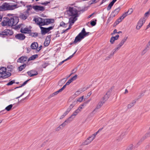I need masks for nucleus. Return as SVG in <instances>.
Listing matches in <instances>:
<instances>
[{
    "label": "nucleus",
    "instance_id": "f257e3e1",
    "mask_svg": "<svg viewBox=\"0 0 150 150\" xmlns=\"http://www.w3.org/2000/svg\"><path fill=\"white\" fill-rule=\"evenodd\" d=\"M19 19L17 17L14 16L10 18L8 17H4L1 24L3 26H12L16 25Z\"/></svg>",
    "mask_w": 150,
    "mask_h": 150
},
{
    "label": "nucleus",
    "instance_id": "f03ea898",
    "mask_svg": "<svg viewBox=\"0 0 150 150\" xmlns=\"http://www.w3.org/2000/svg\"><path fill=\"white\" fill-rule=\"evenodd\" d=\"M35 23L40 27L45 25H47L54 22V20L52 19H43L40 17L35 18L33 20Z\"/></svg>",
    "mask_w": 150,
    "mask_h": 150
},
{
    "label": "nucleus",
    "instance_id": "7ed1b4c3",
    "mask_svg": "<svg viewBox=\"0 0 150 150\" xmlns=\"http://www.w3.org/2000/svg\"><path fill=\"white\" fill-rule=\"evenodd\" d=\"M18 7L16 4L10 3H4L0 6V10L3 11L6 10H13Z\"/></svg>",
    "mask_w": 150,
    "mask_h": 150
},
{
    "label": "nucleus",
    "instance_id": "20e7f679",
    "mask_svg": "<svg viewBox=\"0 0 150 150\" xmlns=\"http://www.w3.org/2000/svg\"><path fill=\"white\" fill-rule=\"evenodd\" d=\"M89 32H86L85 29L83 28L81 32L75 38L73 43H76L80 42L85 37L89 35Z\"/></svg>",
    "mask_w": 150,
    "mask_h": 150
},
{
    "label": "nucleus",
    "instance_id": "39448f33",
    "mask_svg": "<svg viewBox=\"0 0 150 150\" xmlns=\"http://www.w3.org/2000/svg\"><path fill=\"white\" fill-rule=\"evenodd\" d=\"M79 12V11H78L76 8L69 7L66 13L69 16L77 17L79 16L78 12Z\"/></svg>",
    "mask_w": 150,
    "mask_h": 150
},
{
    "label": "nucleus",
    "instance_id": "423d86ee",
    "mask_svg": "<svg viewBox=\"0 0 150 150\" xmlns=\"http://www.w3.org/2000/svg\"><path fill=\"white\" fill-rule=\"evenodd\" d=\"M6 69L5 67L0 68V74H1V77L5 79L9 77L11 75V73L6 71Z\"/></svg>",
    "mask_w": 150,
    "mask_h": 150
},
{
    "label": "nucleus",
    "instance_id": "0eeeda50",
    "mask_svg": "<svg viewBox=\"0 0 150 150\" xmlns=\"http://www.w3.org/2000/svg\"><path fill=\"white\" fill-rule=\"evenodd\" d=\"M54 26H50L47 28H44L42 27H40L41 30V34L44 35L48 33L50 30L53 29Z\"/></svg>",
    "mask_w": 150,
    "mask_h": 150
},
{
    "label": "nucleus",
    "instance_id": "6e6552de",
    "mask_svg": "<svg viewBox=\"0 0 150 150\" xmlns=\"http://www.w3.org/2000/svg\"><path fill=\"white\" fill-rule=\"evenodd\" d=\"M13 33L11 30L7 29H6L3 31H0V35L2 36L11 35Z\"/></svg>",
    "mask_w": 150,
    "mask_h": 150
},
{
    "label": "nucleus",
    "instance_id": "1a4fd4ad",
    "mask_svg": "<svg viewBox=\"0 0 150 150\" xmlns=\"http://www.w3.org/2000/svg\"><path fill=\"white\" fill-rule=\"evenodd\" d=\"M113 88V87H112L108 90L106 94L104 96V97H103L102 100L103 101H105V102L108 99L111 94L112 92V90Z\"/></svg>",
    "mask_w": 150,
    "mask_h": 150
},
{
    "label": "nucleus",
    "instance_id": "9d476101",
    "mask_svg": "<svg viewBox=\"0 0 150 150\" xmlns=\"http://www.w3.org/2000/svg\"><path fill=\"white\" fill-rule=\"evenodd\" d=\"M146 19L145 18L141 19L139 21L136 26L137 30H139L145 23Z\"/></svg>",
    "mask_w": 150,
    "mask_h": 150
},
{
    "label": "nucleus",
    "instance_id": "9b49d317",
    "mask_svg": "<svg viewBox=\"0 0 150 150\" xmlns=\"http://www.w3.org/2000/svg\"><path fill=\"white\" fill-rule=\"evenodd\" d=\"M77 17H71L69 18V25L68 29H70L71 28L72 25L77 20Z\"/></svg>",
    "mask_w": 150,
    "mask_h": 150
},
{
    "label": "nucleus",
    "instance_id": "f8f14e48",
    "mask_svg": "<svg viewBox=\"0 0 150 150\" xmlns=\"http://www.w3.org/2000/svg\"><path fill=\"white\" fill-rule=\"evenodd\" d=\"M32 8L36 11H44L45 9V8L44 7L40 6H33Z\"/></svg>",
    "mask_w": 150,
    "mask_h": 150
},
{
    "label": "nucleus",
    "instance_id": "ddd939ff",
    "mask_svg": "<svg viewBox=\"0 0 150 150\" xmlns=\"http://www.w3.org/2000/svg\"><path fill=\"white\" fill-rule=\"evenodd\" d=\"M74 118L72 116H71L68 119L66 120L63 123H62L61 125L62 126V127H63L66 125L67 124L70 123L72 121Z\"/></svg>",
    "mask_w": 150,
    "mask_h": 150
},
{
    "label": "nucleus",
    "instance_id": "4468645a",
    "mask_svg": "<svg viewBox=\"0 0 150 150\" xmlns=\"http://www.w3.org/2000/svg\"><path fill=\"white\" fill-rule=\"evenodd\" d=\"M74 118L72 116H71L68 119L66 120L63 123H62L61 125L62 126V127H63L66 125L67 124L70 123L72 121Z\"/></svg>",
    "mask_w": 150,
    "mask_h": 150
},
{
    "label": "nucleus",
    "instance_id": "2eb2a0df",
    "mask_svg": "<svg viewBox=\"0 0 150 150\" xmlns=\"http://www.w3.org/2000/svg\"><path fill=\"white\" fill-rule=\"evenodd\" d=\"M120 9V7H118L115 9L114 11L112 12L109 18H112L115 16L118 13Z\"/></svg>",
    "mask_w": 150,
    "mask_h": 150
},
{
    "label": "nucleus",
    "instance_id": "dca6fc26",
    "mask_svg": "<svg viewBox=\"0 0 150 150\" xmlns=\"http://www.w3.org/2000/svg\"><path fill=\"white\" fill-rule=\"evenodd\" d=\"M15 38L19 40H24L25 39V36L23 34L19 33L15 35Z\"/></svg>",
    "mask_w": 150,
    "mask_h": 150
},
{
    "label": "nucleus",
    "instance_id": "f3484780",
    "mask_svg": "<svg viewBox=\"0 0 150 150\" xmlns=\"http://www.w3.org/2000/svg\"><path fill=\"white\" fill-rule=\"evenodd\" d=\"M27 57L25 56H23L19 58L17 60V62L21 63H24L27 60Z\"/></svg>",
    "mask_w": 150,
    "mask_h": 150
},
{
    "label": "nucleus",
    "instance_id": "a211bd4d",
    "mask_svg": "<svg viewBox=\"0 0 150 150\" xmlns=\"http://www.w3.org/2000/svg\"><path fill=\"white\" fill-rule=\"evenodd\" d=\"M30 31V30L28 28L26 27L24 28H21L20 30V32L23 33H29Z\"/></svg>",
    "mask_w": 150,
    "mask_h": 150
},
{
    "label": "nucleus",
    "instance_id": "6ab92c4d",
    "mask_svg": "<svg viewBox=\"0 0 150 150\" xmlns=\"http://www.w3.org/2000/svg\"><path fill=\"white\" fill-rule=\"evenodd\" d=\"M27 74L29 76L32 77L37 75L38 73L36 71L34 70H32L30 71H28Z\"/></svg>",
    "mask_w": 150,
    "mask_h": 150
},
{
    "label": "nucleus",
    "instance_id": "aec40b11",
    "mask_svg": "<svg viewBox=\"0 0 150 150\" xmlns=\"http://www.w3.org/2000/svg\"><path fill=\"white\" fill-rule=\"evenodd\" d=\"M93 139L91 137H88L87 139L82 143V145H87L90 144L93 140Z\"/></svg>",
    "mask_w": 150,
    "mask_h": 150
},
{
    "label": "nucleus",
    "instance_id": "412c9836",
    "mask_svg": "<svg viewBox=\"0 0 150 150\" xmlns=\"http://www.w3.org/2000/svg\"><path fill=\"white\" fill-rule=\"evenodd\" d=\"M50 36H47L46 37V40L44 42V45L46 47L49 45L50 41Z\"/></svg>",
    "mask_w": 150,
    "mask_h": 150
},
{
    "label": "nucleus",
    "instance_id": "4be33fe9",
    "mask_svg": "<svg viewBox=\"0 0 150 150\" xmlns=\"http://www.w3.org/2000/svg\"><path fill=\"white\" fill-rule=\"evenodd\" d=\"M105 102V101H103V100L102 101H100L99 102L97 105L96 108L95 109L93 112L96 111V110L100 108L103 105V104Z\"/></svg>",
    "mask_w": 150,
    "mask_h": 150
},
{
    "label": "nucleus",
    "instance_id": "5701e85b",
    "mask_svg": "<svg viewBox=\"0 0 150 150\" xmlns=\"http://www.w3.org/2000/svg\"><path fill=\"white\" fill-rule=\"evenodd\" d=\"M137 99H134L127 106L128 108H130L133 106L135 104Z\"/></svg>",
    "mask_w": 150,
    "mask_h": 150
},
{
    "label": "nucleus",
    "instance_id": "b1692460",
    "mask_svg": "<svg viewBox=\"0 0 150 150\" xmlns=\"http://www.w3.org/2000/svg\"><path fill=\"white\" fill-rule=\"evenodd\" d=\"M38 45V43L36 42L33 43L31 45V48L32 49H37Z\"/></svg>",
    "mask_w": 150,
    "mask_h": 150
},
{
    "label": "nucleus",
    "instance_id": "393cba45",
    "mask_svg": "<svg viewBox=\"0 0 150 150\" xmlns=\"http://www.w3.org/2000/svg\"><path fill=\"white\" fill-rule=\"evenodd\" d=\"M121 47L118 45L117 47H116L112 51L113 53H112L110 55L112 56Z\"/></svg>",
    "mask_w": 150,
    "mask_h": 150
},
{
    "label": "nucleus",
    "instance_id": "a878e982",
    "mask_svg": "<svg viewBox=\"0 0 150 150\" xmlns=\"http://www.w3.org/2000/svg\"><path fill=\"white\" fill-rule=\"evenodd\" d=\"M127 38L128 37H125L118 45H119L120 46L122 47V46L124 44V43L126 41Z\"/></svg>",
    "mask_w": 150,
    "mask_h": 150
},
{
    "label": "nucleus",
    "instance_id": "bb28decb",
    "mask_svg": "<svg viewBox=\"0 0 150 150\" xmlns=\"http://www.w3.org/2000/svg\"><path fill=\"white\" fill-rule=\"evenodd\" d=\"M28 16L27 14H24L23 13L21 14L20 16V18H21L22 20H25L28 17Z\"/></svg>",
    "mask_w": 150,
    "mask_h": 150
},
{
    "label": "nucleus",
    "instance_id": "cd10ccee",
    "mask_svg": "<svg viewBox=\"0 0 150 150\" xmlns=\"http://www.w3.org/2000/svg\"><path fill=\"white\" fill-rule=\"evenodd\" d=\"M81 92L80 90V89H79L78 91H76L75 93L74 94V95L72 96V98H75L76 97H77L78 96H79L80 94L81 93Z\"/></svg>",
    "mask_w": 150,
    "mask_h": 150
},
{
    "label": "nucleus",
    "instance_id": "c85d7f7f",
    "mask_svg": "<svg viewBox=\"0 0 150 150\" xmlns=\"http://www.w3.org/2000/svg\"><path fill=\"white\" fill-rule=\"evenodd\" d=\"M38 55L35 54L33 55L31 57H30L28 59V60H33L35 59V58H37L38 57Z\"/></svg>",
    "mask_w": 150,
    "mask_h": 150
},
{
    "label": "nucleus",
    "instance_id": "c756f323",
    "mask_svg": "<svg viewBox=\"0 0 150 150\" xmlns=\"http://www.w3.org/2000/svg\"><path fill=\"white\" fill-rule=\"evenodd\" d=\"M26 66V64H24L23 65L19 67V70L20 71H22L23 69Z\"/></svg>",
    "mask_w": 150,
    "mask_h": 150
},
{
    "label": "nucleus",
    "instance_id": "7c9ffc66",
    "mask_svg": "<svg viewBox=\"0 0 150 150\" xmlns=\"http://www.w3.org/2000/svg\"><path fill=\"white\" fill-rule=\"evenodd\" d=\"M76 104V103H74V102L72 103L69 106V108L67 109L69 110L70 111H71V109L73 108V107L75 106V105Z\"/></svg>",
    "mask_w": 150,
    "mask_h": 150
},
{
    "label": "nucleus",
    "instance_id": "2f4dec72",
    "mask_svg": "<svg viewBox=\"0 0 150 150\" xmlns=\"http://www.w3.org/2000/svg\"><path fill=\"white\" fill-rule=\"evenodd\" d=\"M114 3L112 1H111L108 5L107 8V10H109L113 6Z\"/></svg>",
    "mask_w": 150,
    "mask_h": 150
},
{
    "label": "nucleus",
    "instance_id": "473e14b6",
    "mask_svg": "<svg viewBox=\"0 0 150 150\" xmlns=\"http://www.w3.org/2000/svg\"><path fill=\"white\" fill-rule=\"evenodd\" d=\"M79 112L76 110L71 115L74 118L75 116L78 114V113Z\"/></svg>",
    "mask_w": 150,
    "mask_h": 150
},
{
    "label": "nucleus",
    "instance_id": "72a5a7b5",
    "mask_svg": "<svg viewBox=\"0 0 150 150\" xmlns=\"http://www.w3.org/2000/svg\"><path fill=\"white\" fill-rule=\"evenodd\" d=\"M13 106V105L12 104H10L6 107V108L5 109L7 110V111H9L12 108Z\"/></svg>",
    "mask_w": 150,
    "mask_h": 150
},
{
    "label": "nucleus",
    "instance_id": "f704fd0d",
    "mask_svg": "<svg viewBox=\"0 0 150 150\" xmlns=\"http://www.w3.org/2000/svg\"><path fill=\"white\" fill-rule=\"evenodd\" d=\"M84 104H82L81 105L79 108H78L76 109L79 112H80L81 110L83 108V106H84Z\"/></svg>",
    "mask_w": 150,
    "mask_h": 150
},
{
    "label": "nucleus",
    "instance_id": "c9c22d12",
    "mask_svg": "<svg viewBox=\"0 0 150 150\" xmlns=\"http://www.w3.org/2000/svg\"><path fill=\"white\" fill-rule=\"evenodd\" d=\"M122 19L120 17L116 21L115 23V24L116 25H117L121 21Z\"/></svg>",
    "mask_w": 150,
    "mask_h": 150
},
{
    "label": "nucleus",
    "instance_id": "e433bc0d",
    "mask_svg": "<svg viewBox=\"0 0 150 150\" xmlns=\"http://www.w3.org/2000/svg\"><path fill=\"white\" fill-rule=\"evenodd\" d=\"M133 11V9L132 8H129L128 9V11L126 12L128 15L131 14Z\"/></svg>",
    "mask_w": 150,
    "mask_h": 150
},
{
    "label": "nucleus",
    "instance_id": "4c0bfd02",
    "mask_svg": "<svg viewBox=\"0 0 150 150\" xmlns=\"http://www.w3.org/2000/svg\"><path fill=\"white\" fill-rule=\"evenodd\" d=\"M149 47H147V45L146 47L145 48V49L142 51V55L144 54L149 49Z\"/></svg>",
    "mask_w": 150,
    "mask_h": 150
},
{
    "label": "nucleus",
    "instance_id": "58836bf2",
    "mask_svg": "<svg viewBox=\"0 0 150 150\" xmlns=\"http://www.w3.org/2000/svg\"><path fill=\"white\" fill-rule=\"evenodd\" d=\"M128 14L126 12L124 13L120 17L122 19H123L126 16H127L128 15Z\"/></svg>",
    "mask_w": 150,
    "mask_h": 150
},
{
    "label": "nucleus",
    "instance_id": "ea45409f",
    "mask_svg": "<svg viewBox=\"0 0 150 150\" xmlns=\"http://www.w3.org/2000/svg\"><path fill=\"white\" fill-rule=\"evenodd\" d=\"M115 40L114 38L113 37H112L110 38V42L111 44H112L114 43V42Z\"/></svg>",
    "mask_w": 150,
    "mask_h": 150
},
{
    "label": "nucleus",
    "instance_id": "a19ab883",
    "mask_svg": "<svg viewBox=\"0 0 150 150\" xmlns=\"http://www.w3.org/2000/svg\"><path fill=\"white\" fill-rule=\"evenodd\" d=\"M59 93V91H58L55 92L54 93H53L50 96V97H52L54 96L57 95L58 93Z\"/></svg>",
    "mask_w": 150,
    "mask_h": 150
},
{
    "label": "nucleus",
    "instance_id": "79ce46f5",
    "mask_svg": "<svg viewBox=\"0 0 150 150\" xmlns=\"http://www.w3.org/2000/svg\"><path fill=\"white\" fill-rule=\"evenodd\" d=\"M60 25L61 26H63L64 27H66L67 26V25L65 24V23L63 21L60 23Z\"/></svg>",
    "mask_w": 150,
    "mask_h": 150
},
{
    "label": "nucleus",
    "instance_id": "37998d69",
    "mask_svg": "<svg viewBox=\"0 0 150 150\" xmlns=\"http://www.w3.org/2000/svg\"><path fill=\"white\" fill-rule=\"evenodd\" d=\"M98 133V132H97L95 133L94 134H93L91 136V138H92L93 139L95 138L97 134Z\"/></svg>",
    "mask_w": 150,
    "mask_h": 150
},
{
    "label": "nucleus",
    "instance_id": "c03bdc74",
    "mask_svg": "<svg viewBox=\"0 0 150 150\" xmlns=\"http://www.w3.org/2000/svg\"><path fill=\"white\" fill-rule=\"evenodd\" d=\"M82 100L81 97L78 98L76 100H75L74 103H75L76 104L78 102H81Z\"/></svg>",
    "mask_w": 150,
    "mask_h": 150
},
{
    "label": "nucleus",
    "instance_id": "a18cd8bd",
    "mask_svg": "<svg viewBox=\"0 0 150 150\" xmlns=\"http://www.w3.org/2000/svg\"><path fill=\"white\" fill-rule=\"evenodd\" d=\"M150 14V9L149 10V11L147 12L144 14V16L145 17L149 16Z\"/></svg>",
    "mask_w": 150,
    "mask_h": 150
},
{
    "label": "nucleus",
    "instance_id": "49530a36",
    "mask_svg": "<svg viewBox=\"0 0 150 150\" xmlns=\"http://www.w3.org/2000/svg\"><path fill=\"white\" fill-rule=\"evenodd\" d=\"M15 83L14 80H12L10 81L7 84V85L8 86L11 85L13 84L14 83Z\"/></svg>",
    "mask_w": 150,
    "mask_h": 150
},
{
    "label": "nucleus",
    "instance_id": "de8ad7c7",
    "mask_svg": "<svg viewBox=\"0 0 150 150\" xmlns=\"http://www.w3.org/2000/svg\"><path fill=\"white\" fill-rule=\"evenodd\" d=\"M133 145L132 144H131L129 145V146L128 147L127 150H131L133 149Z\"/></svg>",
    "mask_w": 150,
    "mask_h": 150
},
{
    "label": "nucleus",
    "instance_id": "09e8293b",
    "mask_svg": "<svg viewBox=\"0 0 150 150\" xmlns=\"http://www.w3.org/2000/svg\"><path fill=\"white\" fill-rule=\"evenodd\" d=\"M77 78V75H76L72 77L70 79L72 81H73L75 80Z\"/></svg>",
    "mask_w": 150,
    "mask_h": 150
},
{
    "label": "nucleus",
    "instance_id": "8fccbe9b",
    "mask_svg": "<svg viewBox=\"0 0 150 150\" xmlns=\"http://www.w3.org/2000/svg\"><path fill=\"white\" fill-rule=\"evenodd\" d=\"M23 25V24H20L19 25H18L17 26H16V29H19V28H22L21 27Z\"/></svg>",
    "mask_w": 150,
    "mask_h": 150
},
{
    "label": "nucleus",
    "instance_id": "3c124183",
    "mask_svg": "<svg viewBox=\"0 0 150 150\" xmlns=\"http://www.w3.org/2000/svg\"><path fill=\"white\" fill-rule=\"evenodd\" d=\"M29 80H28L25 82H24L23 83V84L21 85V86H19L18 87V88L20 87H22V86H24L27 83V82L29 81ZM18 87H17L16 88H18Z\"/></svg>",
    "mask_w": 150,
    "mask_h": 150
},
{
    "label": "nucleus",
    "instance_id": "603ef678",
    "mask_svg": "<svg viewBox=\"0 0 150 150\" xmlns=\"http://www.w3.org/2000/svg\"><path fill=\"white\" fill-rule=\"evenodd\" d=\"M96 24V22L94 21H92L91 22V24L92 26H95Z\"/></svg>",
    "mask_w": 150,
    "mask_h": 150
},
{
    "label": "nucleus",
    "instance_id": "864d4df0",
    "mask_svg": "<svg viewBox=\"0 0 150 150\" xmlns=\"http://www.w3.org/2000/svg\"><path fill=\"white\" fill-rule=\"evenodd\" d=\"M38 33H33L32 34V36L34 37H36L38 36Z\"/></svg>",
    "mask_w": 150,
    "mask_h": 150
},
{
    "label": "nucleus",
    "instance_id": "5fc2aeb1",
    "mask_svg": "<svg viewBox=\"0 0 150 150\" xmlns=\"http://www.w3.org/2000/svg\"><path fill=\"white\" fill-rule=\"evenodd\" d=\"M76 51L72 55H71V56H70L69 57H68L67 59H67V60L68 59H69L71 58L73 56V55H74V54L76 53Z\"/></svg>",
    "mask_w": 150,
    "mask_h": 150
},
{
    "label": "nucleus",
    "instance_id": "6e6d98bb",
    "mask_svg": "<svg viewBox=\"0 0 150 150\" xmlns=\"http://www.w3.org/2000/svg\"><path fill=\"white\" fill-rule=\"evenodd\" d=\"M61 127H62V126L61 125L58 127H57L56 129V131H59L60 129H62Z\"/></svg>",
    "mask_w": 150,
    "mask_h": 150
},
{
    "label": "nucleus",
    "instance_id": "4d7b16f0",
    "mask_svg": "<svg viewBox=\"0 0 150 150\" xmlns=\"http://www.w3.org/2000/svg\"><path fill=\"white\" fill-rule=\"evenodd\" d=\"M80 90L81 92L82 93L84 91H85L87 89V88H82L80 89Z\"/></svg>",
    "mask_w": 150,
    "mask_h": 150
},
{
    "label": "nucleus",
    "instance_id": "13d9d810",
    "mask_svg": "<svg viewBox=\"0 0 150 150\" xmlns=\"http://www.w3.org/2000/svg\"><path fill=\"white\" fill-rule=\"evenodd\" d=\"M72 81L70 79H69L68 81L66 83V85H69L70 84V83H71V82Z\"/></svg>",
    "mask_w": 150,
    "mask_h": 150
},
{
    "label": "nucleus",
    "instance_id": "bf43d9fd",
    "mask_svg": "<svg viewBox=\"0 0 150 150\" xmlns=\"http://www.w3.org/2000/svg\"><path fill=\"white\" fill-rule=\"evenodd\" d=\"M42 45H40L39 48H37V50L38 52H39L42 49Z\"/></svg>",
    "mask_w": 150,
    "mask_h": 150
},
{
    "label": "nucleus",
    "instance_id": "052dcab7",
    "mask_svg": "<svg viewBox=\"0 0 150 150\" xmlns=\"http://www.w3.org/2000/svg\"><path fill=\"white\" fill-rule=\"evenodd\" d=\"M119 37V35H116L115 37H113L114 38L115 40H117Z\"/></svg>",
    "mask_w": 150,
    "mask_h": 150
},
{
    "label": "nucleus",
    "instance_id": "680f3d73",
    "mask_svg": "<svg viewBox=\"0 0 150 150\" xmlns=\"http://www.w3.org/2000/svg\"><path fill=\"white\" fill-rule=\"evenodd\" d=\"M117 30L116 29H115L113 31V33H112L111 34V35H113V34H115V33H117Z\"/></svg>",
    "mask_w": 150,
    "mask_h": 150
},
{
    "label": "nucleus",
    "instance_id": "e2e57ef3",
    "mask_svg": "<svg viewBox=\"0 0 150 150\" xmlns=\"http://www.w3.org/2000/svg\"><path fill=\"white\" fill-rule=\"evenodd\" d=\"M150 136V132H149L145 134V136L146 137H148L149 136Z\"/></svg>",
    "mask_w": 150,
    "mask_h": 150
},
{
    "label": "nucleus",
    "instance_id": "0e129e2a",
    "mask_svg": "<svg viewBox=\"0 0 150 150\" xmlns=\"http://www.w3.org/2000/svg\"><path fill=\"white\" fill-rule=\"evenodd\" d=\"M67 61V59H65L63 61H62V62H61L59 63V65H62L64 62L65 61Z\"/></svg>",
    "mask_w": 150,
    "mask_h": 150
},
{
    "label": "nucleus",
    "instance_id": "69168bd1",
    "mask_svg": "<svg viewBox=\"0 0 150 150\" xmlns=\"http://www.w3.org/2000/svg\"><path fill=\"white\" fill-rule=\"evenodd\" d=\"M69 112L70 111L67 109V110L64 113L65 115H67Z\"/></svg>",
    "mask_w": 150,
    "mask_h": 150
},
{
    "label": "nucleus",
    "instance_id": "338daca9",
    "mask_svg": "<svg viewBox=\"0 0 150 150\" xmlns=\"http://www.w3.org/2000/svg\"><path fill=\"white\" fill-rule=\"evenodd\" d=\"M25 92H24L23 93L21 96H20L16 98V99H18V98H20V97H21L25 93Z\"/></svg>",
    "mask_w": 150,
    "mask_h": 150
},
{
    "label": "nucleus",
    "instance_id": "774afa93",
    "mask_svg": "<svg viewBox=\"0 0 150 150\" xmlns=\"http://www.w3.org/2000/svg\"><path fill=\"white\" fill-rule=\"evenodd\" d=\"M64 89L63 88H61L60 89H59L58 91H59V93L60 92H61Z\"/></svg>",
    "mask_w": 150,
    "mask_h": 150
}]
</instances>
